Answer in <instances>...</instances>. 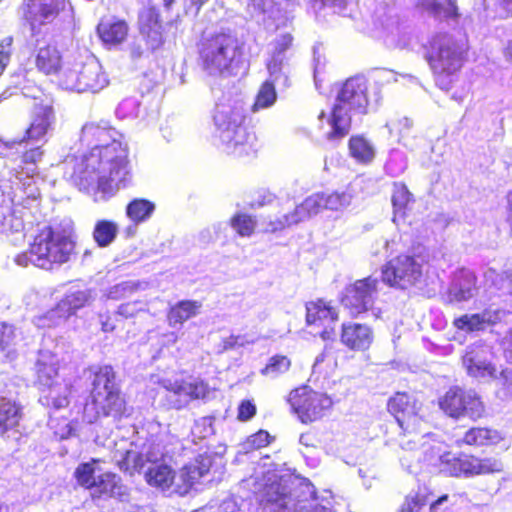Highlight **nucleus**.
<instances>
[{
    "instance_id": "obj_29",
    "label": "nucleus",
    "mask_w": 512,
    "mask_h": 512,
    "mask_svg": "<svg viewBox=\"0 0 512 512\" xmlns=\"http://www.w3.org/2000/svg\"><path fill=\"white\" fill-rule=\"evenodd\" d=\"M93 497H112L120 501H126L129 496V488L123 484L121 478L111 472L97 475L95 486L92 488Z\"/></svg>"
},
{
    "instance_id": "obj_6",
    "label": "nucleus",
    "mask_w": 512,
    "mask_h": 512,
    "mask_svg": "<svg viewBox=\"0 0 512 512\" xmlns=\"http://www.w3.org/2000/svg\"><path fill=\"white\" fill-rule=\"evenodd\" d=\"M58 81L62 88L78 93H97L109 84L108 76L98 59L88 54L67 56Z\"/></svg>"
},
{
    "instance_id": "obj_5",
    "label": "nucleus",
    "mask_w": 512,
    "mask_h": 512,
    "mask_svg": "<svg viewBox=\"0 0 512 512\" xmlns=\"http://www.w3.org/2000/svg\"><path fill=\"white\" fill-rule=\"evenodd\" d=\"M74 249L75 243L70 235L64 231L45 227L35 236L29 250L15 257V263L21 267L32 264L50 270L54 265L68 262Z\"/></svg>"
},
{
    "instance_id": "obj_34",
    "label": "nucleus",
    "mask_w": 512,
    "mask_h": 512,
    "mask_svg": "<svg viewBox=\"0 0 512 512\" xmlns=\"http://www.w3.org/2000/svg\"><path fill=\"white\" fill-rule=\"evenodd\" d=\"M130 448L117 449L114 452L113 460L120 470L132 475L135 472L141 473L145 470L143 452L137 451L130 443Z\"/></svg>"
},
{
    "instance_id": "obj_1",
    "label": "nucleus",
    "mask_w": 512,
    "mask_h": 512,
    "mask_svg": "<svg viewBox=\"0 0 512 512\" xmlns=\"http://www.w3.org/2000/svg\"><path fill=\"white\" fill-rule=\"evenodd\" d=\"M122 134L107 122L86 123L81 142L90 152L67 156L63 162L64 176L80 190L96 189L111 196L131 181L126 145Z\"/></svg>"
},
{
    "instance_id": "obj_28",
    "label": "nucleus",
    "mask_w": 512,
    "mask_h": 512,
    "mask_svg": "<svg viewBox=\"0 0 512 512\" xmlns=\"http://www.w3.org/2000/svg\"><path fill=\"white\" fill-rule=\"evenodd\" d=\"M340 340L351 350L364 351L370 347L373 341V332L369 326L364 324L344 323Z\"/></svg>"
},
{
    "instance_id": "obj_7",
    "label": "nucleus",
    "mask_w": 512,
    "mask_h": 512,
    "mask_svg": "<svg viewBox=\"0 0 512 512\" xmlns=\"http://www.w3.org/2000/svg\"><path fill=\"white\" fill-rule=\"evenodd\" d=\"M466 51V46L449 34H437L431 39L426 59L439 88L450 89L463 65Z\"/></svg>"
},
{
    "instance_id": "obj_9",
    "label": "nucleus",
    "mask_w": 512,
    "mask_h": 512,
    "mask_svg": "<svg viewBox=\"0 0 512 512\" xmlns=\"http://www.w3.org/2000/svg\"><path fill=\"white\" fill-rule=\"evenodd\" d=\"M241 55L238 38L230 32L203 37L199 45V65L209 76H226Z\"/></svg>"
},
{
    "instance_id": "obj_41",
    "label": "nucleus",
    "mask_w": 512,
    "mask_h": 512,
    "mask_svg": "<svg viewBox=\"0 0 512 512\" xmlns=\"http://www.w3.org/2000/svg\"><path fill=\"white\" fill-rule=\"evenodd\" d=\"M413 202V194L408 190L407 186L403 183H395L392 194V204L394 208L393 221L396 222L398 217L404 218L406 209Z\"/></svg>"
},
{
    "instance_id": "obj_14",
    "label": "nucleus",
    "mask_w": 512,
    "mask_h": 512,
    "mask_svg": "<svg viewBox=\"0 0 512 512\" xmlns=\"http://www.w3.org/2000/svg\"><path fill=\"white\" fill-rule=\"evenodd\" d=\"M40 147L25 151L15 166L8 167L6 178H10L16 189L26 198L27 202H34L40 193L35 184L36 163L42 158Z\"/></svg>"
},
{
    "instance_id": "obj_4",
    "label": "nucleus",
    "mask_w": 512,
    "mask_h": 512,
    "mask_svg": "<svg viewBox=\"0 0 512 512\" xmlns=\"http://www.w3.org/2000/svg\"><path fill=\"white\" fill-rule=\"evenodd\" d=\"M245 109L240 102L218 103L213 120L224 150L236 156L249 155L255 151L256 136L243 125Z\"/></svg>"
},
{
    "instance_id": "obj_56",
    "label": "nucleus",
    "mask_w": 512,
    "mask_h": 512,
    "mask_svg": "<svg viewBox=\"0 0 512 512\" xmlns=\"http://www.w3.org/2000/svg\"><path fill=\"white\" fill-rule=\"evenodd\" d=\"M12 37H6L0 42V75L10 61L12 52Z\"/></svg>"
},
{
    "instance_id": "obj_40",
    "label": "nucleus",
    "mask_w": 512,
    "mask_h": 512,
    "mask_svg": "<svg viewBox=\"0 0 512 512\" xmlns=\"http://www.w3.org/2000/svg\"><path fill=\"white\" fill-rule=\"evenodd\" d=\"M100 38L105 43H121L128 34V26L125 21H101L97 27Z\"/></svg>"
},
{
    "instance_id": "obj_23",
    "label": "nucleus",
    "mask_w": 512,
    "mask_h": 512,
    "mask_svg": "<svg viewBox=\"0 0 512 512\" xmlns=\"http://www.w3.org/2000/svg\"><path fill=\"white\" fill-rule=\"evenodd\" d=\"M64 5L65 0H28L25 17L31 26L32 37L40 33L42 26L51 23Z\"/></svg>"
},
{
    "instance_id": "obj_33",
    "label": "nucleus",
    "mask_w": 512,
    "mask_h": 512,
    "mask_svg": "<svg viewBox=\"0 0 512 512\" xmlns=\"http://www.w3.org/2000/svg\"><path fill=\"white\" fill-rule=\"evenodd\" d=\"M418 6L440 21L457 23L460 17L457 0H446V4H442L437 0H419Z\"/></svg>"
},
{
    "instance_id": "obj_62",
    "label": "nucleus",
    "mask_w": 512,
    "mask_h": 512,
    "mask_svg": "<svg viewBox=\"0 0 512 512\" xmlns=\"http://www.w3.org/2000/svg\"><path fill=\"white\" fill-rule=\"evenodd\" d=\"M216 512H242L238 503L234 499L224 500L218 507H215Z\"/></svg>"
},
{
    "instance_id": "obj_11",
    "label": "nucleus",
    "mask_w": 512,
    "mask_h": 512,
    "mask_svg": "<svg viewBox=\"0 0 512 512\" xmlns=\"http://www.w3.org/2000/svg\"><path fill=\"white\" fill-rule=\"evenodd\" d=\"M216 459L220 458L205 453L200 454L193 462L185 465L178 476V479L183 482L182 485L174 482V471L170 466L163 463H154V466H148L144 470L145 479L149 485L160 488L163 491L169 489L174 484V492L183 495L209 473Z\"/></svg>"
},
{
    "instance_id": "obj_47",
    "label": "nucleus",
    "mask_w": 512,
    "mask_h": 512,
    "mask_svg": "<svg viewBox=\"0 0 512 512\" xmlns=\"http://www.w3.org/2000/svg\"><path fill=\"white\" fill-rule=\"evenodd\" d=\"M290 366L291 361L287 356L275 355L269 359L266 366L261 370V374L270 378H276L288 371Z\"/></svg>"
},
{
    "instance_id": "obj_57",
    "label": "nucleus",
    "mask_w": 512,
    "mask_h": 512,
    "mask_svg": "<svg viewBox=\"0 0 512 512\" xmlns=\"http://www.w3.org/2000/svg\"><path fill=\"white\" fill-rule=\"evenodd\" d=\"M141 452L144 454L145 467L154 466V463H159L158 461L163 456V452L159 445H149L148 447H144Z\"/></svg>"
},
{
    "instance_id": "obj_39",
    "label": "nucleus",
    "mask_w": 512,
    "mask_h": 512,
    "mask_svg": "<svg viewBox=\"0 0 512 512\" xmlns=\"http://www.w3.org/2000/svg\"><path fill=\"white\" fill-rule=\"evenodd\" d=\"M275 84L283 85V78L273 79L269 74L268 79L261 85L254 104L251 106L252 112H258L262 109L271 107L277 99Z\"/></svg>"
},
{
    "instance_id": "obj_17",
    "label": "nucleus",
    "mask_w": 512,
    "mask_h": 512,
    "mask_svg": "<svg viewBox=\"0 0 512 512\" xmlns=\"http://www.w3.org/2000/svg\"><path fill=\"white\" fill-rule=\"evenodd\" d=\"M92 300L93 296L90 289L70 290L54 309L43 316L37 317L35 324L40 328L57 326L75 314L78 309L88 305Z\"/></svg>"
},
{
    "instance_id": "obj_32",
    "label": "nucleus",
    "mask_w": 512,
    "mask_h": 512,
    "mask_svg": "<svg viewBox=\"0 0 512 512\" xmlns=\"http://www.w3.org/2000/svg\"><path fill=\"white\" fill-rule=\"evenodd\" d=\"M36 46L38 47L35 64L38 70L49 75L61 72L64 60L57 47L52 44H45L40 46V40L36 39Z\"/></svg>"
},
{
    "instance_id": "obj_55",
    "label": "nucleus",
    "mask_w": 512,
    "mask_h": 512,
    "mask_svg": "<svg viewBox=\"0 0 512 512\" xmlns=\"http://www.w3.org/2000/svg\"><path fill=\"white\" fill-rule=\"evenodd\" d=\"M272 7V0H249L247 4V9L251 17L265 14L269 12L272 9Z\"/></svg>"
},
{
    "instance_id": "obj_25",
    "label": "nucleus",
    "mask_w": 512,
    "mask_h": 512,
    "mask_svg": "<svg viewBox=\"0 0 512 512\" xmlns=\"http://www.w3.org/2000/svg\"><path fill=\"white\" fill-rule=\"evenodd\" d=\"M388 411L395 417L398 425L405 431L418 424L417 401L404 392H397L387 403Z\"/></svg>"
},
{
    "instance_id": "obj_63",
    "label": "nucleus",
    "mask_w": 512,
    "mask_h": 512,
    "mask_svg": "<svg viewBox=\"0 0 512 512\" xmlns=\"http://www.w3.org/2000/svg\"><path fill=\"white\" fill-rule=\"evenodd\" d=\"M128 49L130 57L133 60L141 59L145 54V50L143 49L142 44L140 42L133 41L129 44Z\"/></svg>"
},
{
    "instance_id": "obj_12",
    "label": "nucleus",
    "mask_w": 512,
    "mask_h": 512,
    "mask_svg": "<svg viewBox=\"0 0 512 512\" xmlns=\"http://www.w3.org/2000/svg\"><path fill=\"white\" fill-rule=\"evenodd\" d=\"M29 204L11 179L3 175L0 179V234L15 235L16 240L24 239V208Z\"/></svg>"
},
{
    "instance_id": "obj_48",
    "label": "nucleus",
    "mask_w": 512,
    "mask_h": 512,
    "mask_svg": "<svg viewBox=\"0 0 512 512\" xmlns=\"http://www.w3.org/2000/svg\"><path fill=\"white\" fill-rule=\"evenodd\" d=\"M231 226L232 228L243 237H249L255 230L256 220L244 213H238L234 217L231 218Z\"/></svg>"
},
{
    "instance_id": "obj_15",
    "label": "nucleus",
    "mask_w": 512,
    "mask_h": 512,
    "mask_svg": "<svg viewBox=\"0 0 512 512\" xmlns=\"http://www.w3.org/2000/svg\"><path fill=\"white\" fill-rule=\"evenodd\" d=\"M439 406L445 414L456 419L468 417L477 420L485 411L484 404L475 391L460 387L450 388L439 400Z\"/></svg>"
},
{
    "instance_id": "obj_59",
    "label": "nucleus",
    "mask_w": 512,
    "mask_h": 512,
    "mask_svg": "<svg viewBox=\"0 0 512 512\" xmlns=\"http://www.w3.org/2000/svg\"><path fill=\"white\" fill-rule=\"evenodd\" d=\"M15 338L14 328L7 323H0V347L5 349Z\"/></svg>"
},
{
    "instance_id": "obj_46",
    "label": "nucleus",
    "mask_w": 512,
    "mask_h": 512,
    "mask_svg": "<svg viewBox=\"0 0 512 512\" xmlns=\"http://www.w3.org/2000/svg\"><path fill=\"white\" fill-rule=\"evenodd\" d=\"M96 463V460L82 463L76 468L74 472V477L76 478L78 484L89 489L90 491H92V488L95 486V482L97 480L95 468Z\"/></svg>"
},
{
    "instance_id": "obj_44",
    "label": "nucleus",
    "mask_w": 512,
    "mask_h": 512,
    "mask_svg": "<svg viewBox=\"0 0 512 512\" xmlns=\"http://www.w3.org/2000/svg\"><path fill=\"white\" fill-rule=\"evenodd\" d=\"M349 151L350 155L361 163H368L375 156L374 147L361 136L350 138Z\"/></svg>"
},
{
    "instance_id": "obj_16",
    "label": "nucleus",
    "mask_w": 512,
    "mask_h": 512,
    "mask_svg": "<svg viewBox=\"0 0 512 512\" xmlns=\"http://www.w3.org/2000/svg\"><path fill=\"white\" fill-rule=\"evenodd\" d=\"M288 401L303 423L318 420L324 415V411L332 406V400L327 395L313 391L307 386L291 391Z\"/></svg>"
},
{
    "instance_id": "obj_37",
    "label": "nucleus",
    "mask_w": 512,
    "mask_h": 512,
    "mask_svg": "<svg viewBox=\"0 0 512 512\" xmlns=\"http://www.w3.org/2000/svg\"><path fill=\"white\" fill-rule=\"evenodd\" d=\"M22 418V409L14 401L0 399V436L18 426Z\"/></svg>"
},
{
    "instance_id": "obj_49",
    "label": "nucleus",
    "mask_w": 512,
    "mask_h": 512,
    "mask_svg": "<svg viewBox=\"0 0 512 512\" xmlns=\"http://www.w3.org/2000/svg\"><path fill=\"white\" fill-rule=\"evenodd\" d=\"M403 453L400 455V462L410 473L413 472V462L419 460L417 442L415 439L400 442Z\"/></svg>"
},
{
    "instance_id": "obj_30",
    "label": "nucleus",
    "mask_w": 512,
    "mask_h": 512,
    "mask_svg": "<svg viewBox=\"0 0 512 512\" xmlns=\"http://www.w3.org/2000/svg\"><path fill=\"white\" fill-rule=\"evenodd\" d=\"M55 121L53 108L49 105H38L35 107L33 120L26 134L28 139L46 141V137L52 130Z\"/></svg>"
},
{
    "instance_id": "obj_52",
    "label": "nucleus",
    "mask_w": 512,
    "mask_h": 512,
    "mask_svg": "<svg viewBox=\"0 0 512 512\" xmlns=\"http://www.w3.org/2000/svg\"><path fill=\"white\" fill-rule=\"evenodd\" d=\"M140 284L134 281H125L113 286L109 293L108 298L118 300L121 298H125L132 294L139 288Z\"/></svg>"
},
{
    "instance_id": "obj_19",
    "label": "nucleus",
    "mask_w": 512,
    "mask_h": 512,
    "mask_svg": "<svg viewBox=\"0 0 512 512\" xmlns=\"http://www.w3.org/2000/svg\"><path fill=\"white\" fill-rule=\"evenodd\" d=\"M166 390V401L170 408L182 409L193 399H204L210 393L208 385L201 380L185 381L164 379L160 382Z\"/></svg>"
},
{
    "instance_id": "obj_64",
    "label": "nucleus",
    "mask_w": 512,
    "mask_h": 512,
    "mask_svg": "<svg viewBox=\"0 0 512 512\" xmlns=\"http://www.w3.org/2000/svg\"><path fill=\"white\" fill-rule=\"evenodd\" d=\"M242 338L240 336L231 335L222 341V351L233 349L236 346H242L243 342H240Z\"/></svg>"
},
{
    "instance_id": "obj_21",
    "label": "nucleus",
    "mask_w": 512,
    "mask_h": 512,
    "mask_svg": "<svg viewBox=\"0 0 512 512\" xmlns=\"http://www.w3.org/2000/svg\"><path fill=\"white\" fill-rule=\"evenodd\" d=\"M443 463L450 464L449 473L452 476H475L501 472L503 464L495 458H477L474 456H463L454 458L450 453L441 456Z\"/></svg>"
},
{
    "instance_id": "obj_53",
    "label": "nucleus",
    "mask_w": 512,
    "mask_h": 512,
    "mask_svg": "<svg viewBox=\"0 0 512 512\" xmlns=\"http://www.w3.org/2000/svg\"><path fill=\"white\" fill-rule=\"evenodd\" d=\"M139 113V102L135 98H126L119 103L116 114L119 118L137 117Z\"/></svg>"
},
{
    "instance_id": "obj_10",
    "label": "nucleus",
    "mask_w": 512,
    "mask_h": 512,
    "mask_svg": "<svg viewBox=\"0 0 512 512\" xmlns=\"http://www.w3.org/2000/svg\"><path fill=\"white\" fill-rule=\"evenodd\" d=\"M353 198L354 191L351 185L343 191L314 193L296 206L292 212L270 221L267 230L276 232L297 225L317 215L322 209L341 211L350 206Z\"/></svg>"
},
{
    "instance_id": "obj_38",
    "label": "nucleus",
    "mask_w": 512,
    "mask_h": 512,
    "mask_svg": "<svg viewBox=\"0 0 512 512\" xmlns=\"http://www.w3.org/2000/svg\"><path fill=\"white\" fill-rule=\"evenodd\" d=\"M57 362L56 357L49 352L40 354L36 363L37 377L40 386L60 380L58 377Z\"/></svg>"
},
{
    "instance_id": "obj_22",
    "label": "nucleus",
    "mask_w": 512,
    "mask_h": 512,
    "mask_svg": "<svg viewBox=\"0 0 512 512\" xmlns=\"http://www.w3.org/2000/svg\"><path fill=\"white\" fill-rule=\"evenodd\" d=\"M138 28L148 50L154 52L163 46V25L155 6H144L139 10Z\"/></svg>"
},
{
    "instance_id": "obj_2",
    "label": "nucleus",
    "mask_w": 512,
    "mask_h": 512,
    "mask_svg": "<svg viewBox=\"0 0 512 512\" xmlns=\"http://www.w3.org/2000/svg\"><path fill=\"white\" fill-rule=\"evenodd\" d=\"M396 80V75L390 70L378 71L373 84L361 75L347 79L337 92L328 120L331 130L326 134L327 140L339 141L349 133L352 113L365 115L376 111L382 100L381 86Z\"/></svg>"
},
{
    "instance_id": "obj_31",
    "label": "nucleus",
    "mask_w": 512,
    "mask_h": 512,
    "mask_svg": "<svg viewBox=\"0 0 512 512\" xmlns=\"http://www.w3.org/2000/svg\"><path fill=\"white\" fill-rule=\"evenodd\" d=\"M69 394L70 388L68 383L56 380L51 384L41 386L39 402L47 408L58 410L69 404Z\"/></svg>"
},
{
    "instance_id": "obj_58",
    "label": "nucleus",
    "mask_w": 512,
    "mask_h": 512,
    "mask_svg": "<svg viewBox=\"0 0 512 512\" xmlns=\"http://www.w3.org/2000/svg\"><path fill=\"white\" fill-rule=\"evenodd\" d=\"M256 414V406L250 400H243L238 407V419L248 421Z\"/></svg>"
},
{
    "instance_id": "obj_26",
    "label": "nucleus",
    "mask_w": 512,
    "mask_h": 512,
    "mask_svg": "<svg viewBox=\"0 0 512 512\" xmlns=\"http://www.w3.org/2000/svg\"><path fill=\"white\" fill-rule=\"evenodd\" d=\"M509 311L489 306L481 313L465 314L454 320V326L465 332L483 331L499 323Z\"/></svg>"
},
{
    "instance_id": "obj_13",
    "label": "nucleus",
    "mask_w": 512,
    "mask_h": 512,
    "mask_svg": "<svg viewBox=\"0 0 512 512\" xmlns=\"http://www.w3.org/2000/svg\"><path fill=\"white\" fill-rule=\"evenodd\" d=\"M423 262L420 256L399 255L382 267V281L391 287L408 289L421 281Z\"/></svg>"
},
{
    "instance_id": "obj_20",
    "label": "nucleus",
    "mask_w": 512,
    "mask_h": 512,
    "mask_svg": "<svg viewBox=\"0 0 512 512\" xmlns=\"http://www.w3.org/2000/svg\"><path fill=\"white\" fill-rule=\"evenodd\" d=\"M491 346L477 342L467 346L462 357L463 367L469 376L474 378H497V369L492 363Z\"/></svg>"
},
{
    "instance_id": "obj_50",
    "label": "nucleus",
    "mask_w": 512,
    "mask_h": 512,
    "mask_svg": "<svg viewBox=\"0 0 512 512\" xmlns=\"http://www.w3.org/2000/svg\"><path fill=\"white\" fill-rule=\"evenodd\" d=\"M212 417H201L195 421L191 433L194 438L205 439L214 433Z\"/></svg>"
},
{
    "instance_id": "obj_35",
    "label": "nucleus",
    "mask_w": 512,
    "mask_h": 512,
    "mask_svg": "<svg viewBox=\"0 0 512 512\" xmlns=\"http://www.w3.org/2000/svg\"><path fill=\"white\" fill-rule=\"evenodd\" d=\"M306 311V322L308 325L326 327L338 319L337 312L322 300L307 303Z\"/></svg>"
},
{
    "instance_id": "obj_51",
    "label": "nucleus",
    "mask_w": 512,
    "mask_h": 512,
    "mask_svg": "<svg viewBox=\"0 0 512 512\" xmlns=\"http://www.w3.org/2000/svg\"><path fill=\"white\" fill-rule=\"evenodd\" d=\"M269 438L270 435L268 432L260 430L247 438V440L242 444V450L245 453H248L252 450L262 448L269 443Z\"/></svg>"
},
{
    "instance_id": "obj_60",
    "label": "nucleus",
    "mask_w": 512,
    "mask_h": 512,
    "mask_svg": "<svg viewBox=\"0 0 512 512\" xmlns=\"http://www.w3.org/2000/svg\"><path fill=\"white\" fill-rule=\"evenodd\" d=\"M143 310L141 303L138 301L128 302L121 304L118 307L117 313L125 318L133 317L139 311Z\"/></svg>"
},
{
    "instance_id": "obj_3",
    "label": "nucleus",
    "mask_w": 512,
    "mask_h": 512,
    "mask_svg": "<svg viewBox=\"0 0 512 512\" xmlns=\"http://www.w3.org/2000/svg\"><path fill=\"white\" fill-rule=\"evenodd\" d=\"M260 497V504L250 512H335L317 502L310 482L291 476L270 474Z\"/></svg>"
},
{
    "instance_id": "obj_36",
    "label": "nucleus",
    "mask_w": 512,
    "mask_h": 512,
    "mask_svg": "<svg viewBox=\"0 0 512 512\" xmlns=\"http://www.w3.org/2000/svg\"><path fill=\"white\" fill-rule=\"evenodd\" d=\"M202 304L193 300H182L171 306L167 313V321L170 327L182 325L185 321L197 316Z\"/></svg>"
},
{
    "instance_id": "obj_61",
    "label": "nucleus",
    "mask_w": 512,
    "mask_h": 512,
    "mask_svg": "<svg viewBox=\"0 0 512 512\" xmlns=\"http://www.w3.org/2000/svg\"><path fill=\"white\" fill-rule=\"evenodd\" d=\"M57 420L50 417L48 421V425L51 429H54L55 435L59 436L61 439H65L70 436L72 432V427L67 422V420H63V423L60 425V427H57Z\"/></svg>"
},
{
    "instance_id": "obj_54",
    "label": "nucleus",
    "mask_w": 512,
    "mask_h": 512,
    "mask_svg": "<svg viewBox=\"0 0 512 512\" xmlns=\"http://www.w3.org/2000/svg\"><path fill=\"white\" fill-rule=\"evenodd\" d=\"M426 505V498L418 493L406 497L400 512H419Z\"/></svg>"
},
{
    "instance_id": "obj_45",
    "label": "nucleus",
    "mask_w": 512,
    "mask_h": 512,
    "mask_svg": "<svg viewBox=\"0 0 512 512\" xmlns=\"http://www.w3.org/2000/svg\"><path fill=\"white\" fill-rule=\"evenodd\" d=\"M155 210L154 203L146 199H134L126 208L127 216L135 223L146 221Z\"/></svg>"
},
{
    "instance_id": "obj_18",
    "label": "nucleus",
    "mask_w": 512,
    "mask_h": 512,
    "mask_svg": "<svg viewBox=\"0 0 512 512\" xmlns=\"http://www.w3.org/2000/svg\"><path fill=\"white\" fill-rule=\"evenodd\" d=\"M378 283L377 278L369 276L347 286L341 299L342 305L352 316L372 309L378 294Z\"/></svg>"
},
{
    "instance_id": "obj_27",
    "label": "nucleus",
    "mask_w": 512,
    "mask_h": 512,
    "mask_svg": "<svg viewBox=\"0 0 512 512\" xmlns=\"http://www.w3.org/2000/svg\"><path fill=\"white\" fill-rule=\"evenodd\" d=\"M477 278L467 269H461L454 273L447 292L449 303L467 302L478 294Z\"/></svg>"
},
{
    "instance_id": "obj_8",
    "label": "nucleus",
    "mask_w": 512,
    "mask_h": 512,
    "mask_svg": "<svg viewBox=\"0 0 512 512\" xmlns=\"http://www.w3.org/2000/svg\"><path fill=\"white\" fill-rule=\"evenodd\" d=\"M92 386L91 401L84 407L88 421L93 422L101 415L119 419L125 413L126 405L115 382L113 368L108 365L98 367Z\"/></svg>"
},
{
    "instance_id": "obj_24",
    "label": "nucleus",
    "mask_w": 512,
    "mask_h": 512,
    "mask_svg": "<svg viewBox=\"0 0 512 512\" xmlns=\"http://www.w3.org/2000/svg\"><path fill=\"white\" fill-rule=\"evenodd\" d=\"M293 37L289 33L278 35L270 43V58L266 61L268 73L273 79L283 78V86H289V63L286 52L291 47Z\"/></svg>"
},
{
    "instance_id": "obj_42",
    "label": "nucleus",
    "mask_w": 512,
    "mask_h": 512,
    "mask_svg": "<svg viewBox=\"0 0 512 512\" xmlns=\"http://www.w3.org/2000/svg\"><path fill=\"white\" fill-rule=\"evenodd\" d=\"M119 227L110 220H98L93 230V239L99 247H108L117 237Z\"/></svg>"
},
{
    "instance_id": "obj_43",
    "label": "nucleus",
    "mask_w": 512,
    "mask_h": 512,
    "mask_svg": "<svg viewBox=\"0 0 512 512\" xmlns=\"http://www.w3.org/2000/svg\"><path fill=\"white\" fill-rule=\"evenodd\" d=\"M500 440V435L496 430L487 428H471L462 438V442L467 445L483 446L496 443Z\"/></svg>"
}]
</instances>
